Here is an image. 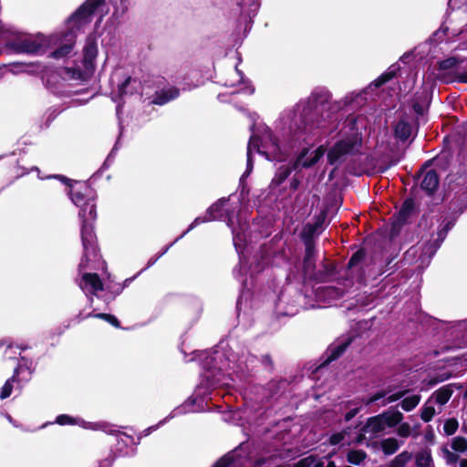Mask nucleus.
<instances>
[{"label": "nucleus", "mask_w": 467, "mask_h": 467, "mask_svg": "<svg viewBox=\"0 0 467 467\" xmlns=\"http://www.w3.org/2000/svg\"><path fill=\"white\" fill-rule=\"evenodd\" d=\"M308 151V148H303L292 166L281 165L277 169V171L275 172V175L272 180V184L274 186H280L283 182H285V181L289 177L292 171L297 168L299 161H302L306 156H307Z\"/></svg>", "instance_id": "nucleus-8"}, {"label": "nucleus", "mask_w": 467, "mask_h": 467, "mask_svg": "<svg viewBox=\"0 0 467 467\" xmlns=\"http://www.w3.org/2000/svg\"><path fill=\"white\" fill-rule=\"evenodd\" d=\"M14 377L8 379L1 389L0 400H5L12 394Z\"/></svg>", "instance_id": "nucleus-47"}, {"label": "nucleus", "mask_w": 467, "mask_h": 467, "mask_svg": "<svg viewBox=\"0 0 467 467\" xmlns=\"http://www.w3.org/2000/svg\"><path fill=\"white\" fill-rule=\"evenodd\" d=\"M436 377L438 378V381L441 382H443L449 379H451L452 377V373L451 372H444V373H441V374H438L436 375Z\"/></svg>", "instance_id": "nucleus-63"}, {"label": "nucleus", "mask_w": 467, "mask_h": 467, "mask_svg": "<svg viewBox=\"0 0 467 467\" xmlns=\"http://www.w3.org/2000/svg\"><path fill=\"white\" fill-rule=\"evenodd\" d=\"M400 448V444L395 438H387L381 441V449L385 455L394 454Z\"/></svg>", "instance_id": "nucleus-31"}, {"label": "nucleus", "mask_w": 467, "mask_h": 467, "mask_svg": "<svg viewBox=\"0 0 467 467\" xmlns=\"http://www.w3.org/2000/svg\"><path fill=\"white\" fill-rule=\"evenodd\" d=\"M330 99L331 95L328 91L314 90L303 106L298 129L305 133H310L313 130L318 129L324 121L322 111L327 108Z\"/></svg>", "instance_id": "nucleus-3"}, {"label": "nucleus", "mask_w": 467, "mask_h": 467, "mask_svg": "<svg viewBox=\"0 0 467 467\" xmlns=\"http://www.w3.org/2000/svg\"><path fill=\"white\" fill-rule=\"evenodd\" d=\"M415 463L417 467H431L432 465V457L431 451H422L416 454Z\"/></svg>", "instance_id": "nucleus-35"}, {"label": "nucleus", "mask_w": 467, "mask_h": 467, "mask_svg": "<svg viewBox=\"0 0 467 467\" xmlns=\"http://www.w3.org/2000/svg\"><path fill=\"white\" fill-rule=\"evenodd\" d=\"M395 76H396L395 70L384 72L383 74H381L379 78H377L374 80L373 85L376 88H380L381 86H383L384 84H386L387 82H389V80L394 78Z\"/></svg>", "instance_id": "nucleus-42"}, {"label": "nucleus", "mask_w": 467, "mask_h": 467, "mask_svg": "<svg viewBox=\"0 0 467 467\" xmlns=\"http://www.w3.org/2000/svg\"><path fill=\"white\" fill-rule=\"evenodd\" d=\"M440 183V178L435 170H430L426 171L423 176V179L420 182V188L423 190L429 196H432L437 191Z\"/></svg>", "instance_id": "nucleus-13"}, {"label": "nucleus", "mask_w": 467, "mask_h": 467, "mask_svg": "<svg viewBox=\"0 0 467 467\" xmlns=\"http://www.w3.org/2000/svg\"><path fill=\"white\" fill-rule=\"evenodd\" d=\"M69 194L71 201L78 207L97 199L96 191L87 182L79 183L77 188H71Z\"/></svg>", "instance_id": "nucleus-6"}, {"label": "nucleus", "mask_w": 467, "mask_h": 467, "mask_svg": "<svg viewBox=\"0 0 467 467\" xmlns=\"http://www.w3.org/2000/svg\"><path fill=\"white\" fill-rule=\"evenodd\" d=\"M8 70L14 75H17L20 73H28L29 64L23 62H13L8 64Z\"/></svg>", "instance_id": "nucleus-41"}, {"label": "nucleus", "mask_w": 467, "mask_h": 467, "mask_svg": "<svg viewBox=\"0 0 467 467\" xmlns=\"http://www.w3.org/2000/svg\"><path fill=\"white\" fill-rule=\"evenodd\" d=\"M78 420L67 414L58 415L56 419V423L59 425H75L78 424Z\"/></svg>", "instance_id": "nucleus-48"}, {"label": "nucleus", "mask_w": 467, "mask_h": 467, "mask_svg": "<svg viewBox=\"0 0 467 467\" xmlns=\"http://www.w3.org/2000/svg\"><path fill=\"white\" fill-rule=\"evenodd\" d=\"M234 458L230 453H226L221 458H219L212 467H229L234 463Z\"/></svg>", "instance_id": "nucleus-45"}, {"label": "nucleus", "mask_w": 467, "mask_h": 467, "mask_svg": "<svg viewBox=\"0 0 467 467\" xmlns=\"http://www.w3.org/2000/svg\"><path fill=\"white\" fill-rule=\"evenodd\" d=\"M208 222H212V220L207 213L204 216L196 217L193 220V222L188 226V228L175 241H178L179 239L185 236L190 231L194 229L199 224L203 223H208Z\"/></svg>", "instance_id": "nucleus-40"}, {"label": "nucleus", "mask_w": 467, "mask_h": 467, "mask_svg": "<svg viewBox=\"0 0 467 467\" xmlns=\"http://www.w3.org/2000/svg\"><path fill=\"white\" fill-rule=\"evenodd\" d=\"M453 389L452 385H445L438 389L433 396L435 398L436 403L440 405H445L452 396Z\"/></svg>", "instance_id": "nucleus-26"}, {"label": "nucleus", "mask_w": 467, "mask_h": 467, "mask_svg": "<svg viewBox=\"0 0 467 467\" xmlns=\"http://www.w3.org/2000/svg\"><path fill=\"white\" fill-rule=\"evenodd\" d=\"M385 424L380 414L369 417L366 424L361 428L363 432H371L377 434L385 430Z\"/></svg>", "instance_id": "nucleus-21"}, {"label": "nucleus", "mask_w": 467, "mask_h": 467, "mask_svg": "<svg viewBox=\"0 0 467 467\" xmlns=\"http://www.w3.org/2000/svg\"><path fill=\"white\" fill-rule=\"evenodd\" d=\"M317 455H309L307 457H305L301 460H299L296 464L295 467H311L313 463L316 462Z\"/></svg>", "instance_id": "nucleus-51"}, {"label": "nucleus", "mask_w": 467, "mask_h": 467, "mask_svg": "<svg viewBox=\"0 0 467 467\" xmlns=\"http://www.w3.org/2000/svg\"><path fill=\"white\" fill-rule=\"evenodd\" d=\"M83 254L78 265V270L82 271L88 267V262L90 260H99V249L96 242H92L89 244H83Z\"/></svg>", "instance_id": "nucleus-12"}, {"label": "nucleus", "mask_w": 467, "mask_h": 467, "mask_svg": "<svg viewBox=\"0 0 467 467\" xmlns=\"http://www.w3.org/2000/svg\"><path fill=\"white\" fill-rule=\"evenodd\" d=\"M386 395V392L384 390H381V391H378L376 392L375 394H373L369 400H368V403H373V402H376L378 400H379L380 399L384 398Z\"/></svg>", "instance_id": "nucleus-60"}, {"label": "nucleus", "mask_w": 467, "mask_h": 467, "mask_svg": "<svg viewBox=\"0 0 467 467\" xmlns=\"http://www.w3.org/2000/svg\"><path fill=\"white\" fill-rule=\"evenodd\" d=\"M398 435L402 438H407L410 435V426L407 422L400 423V426L398 428Z\"/></svg>", "instance_id": "nucleus-52"}, {"label": "nucleus", "mask_w": 467, "mask_h": 467, "mask_svg": "<svg viewBox=\"0 0 467 467\" xmlns=\"http://www.w3.org/2000/svg\"><path fill=\"white\" fill-rule=\"evenodd\" d=\"M325 152V146L320 145L309 158H306V156L302 161H299V163H301L302 167L304 168H310L319 161V160L324 156Z\"/></svg>", "instance_id": "nucleus-27"}, {"label": "nucleus", "mask_w": 467, "mask_h": 467, "mask_svg": "<svg viewBox=\"0 0 467 467\" xmlns=\"http://www.w3.org/2000/svg\"><path fill=\"white\" fill-rule=\"evenodd\" d=\"M467 209V185H463L455 192L454 197L449 203L451 214L460 216Z\"/></svg>", "instance_id": "nucleus-10"}, {"label": "nucleus", "mask_w": 467, "mask_h": 467, "mask_svg": "<svg viewBox=\"0 0 467 467\" xmlns=\"http://www.w3.org/2000/svg\"><path fill=\"white\" fill-rule=\"evenodd\" d=\"M133 279H134V277H132V278H127V279L124 281V283H123V285H118V286H117L116 290L114 291V294H115V295H119V294L122 292V290L124 289V287H125V286H127V285H129V284H130Z\"/></svg>", "instance_id": "nucleus-62"}, {"label": "nucleus", "mask_w": 467, "mask_h": 467, "mask_svg": "<svg viewBox=\"0 0 467 467\" xmlns=\"http://www.w3.org/2000/svg\"><path fill=\"white\" fill-rule=\"evenodd\" d=\"M415 202L413 198H407L397 214V223L400 225L407 223L409 217L414 213Z\"/></svg>", "instance_id": "nucleus-20"}, {"label": "nucleus", "mask_w": 467, "mask_h": 467, "mask_svg": "<svg viewBox=\"0 0 467 467\" xmlns=\"http://www.w3.org/2000/svg\"><path fill=\"white\" fill-rule=\"evenodd\" d=\"M367 458V452L363 450H350L347 453V461L354 465H359Z\"/></svg>", "instance_id": "nucleus-34"}, {"label": "nucleus", "mask_w": 467, "mask_h": 467, "mask_svg": "<svg viewBox=\"0 0 467 467\" xmlns=\"http://www.w3.org/2000/svg\"><path fill=\"white\" fill-rule=\"evenodd\" d=\"M461 60L456 57H450L437 63L438 71H457L456 67Z\"/></svg>", "instance_id": "nucleus-29"}, {"label": "nucleus", "mask_w": 467, "mask_h": 467, "mask_svg": "<svg viewBox=\"0 0 467 467\" xmlns=\"http://www.w3.org/2000/svg\"><path fill=\"white\" fill-rule=\"evenodd\" d=\"M327 217V209H322L320 213L315 216V222L312 223L317 229L321 228Z\"/></svg>", "instance_id": "nucleus-50"}, {"label": "nucleus", "mask_w": 467, "mask_h": 467, "mask_svg": "<svg viewBox=\"0 0 467 467\" xmlns=\"http://www.w3.org/2000/svg\"><path fill=\"white\" fill-rule=\"evenodd\" d=\"M451 449L458 452L467 451V439L462 436H457L452 439Z\"/></svg>", "instance_id": "nucleus-38"}, {"label": "nucleus", "mask_w": 467, "mask_h": 467, "mask_svg": "<svg viewBox=\"0 0 467 467\" xmlns=\"http://www.w3.org/2000/svg\"><path fill=\"white\" fill-rule=\"evenodd\" d=\"M79 216L82 218V222L88 223L94 221L97 218V206L96 201H89L83 205L79 206Z\"/></svg>", "instance_id": "nucleus-23"}, {"label": "nucleus", "mask_w": 467, "mask_h": 467, "mask_svg": "<svg viewBox=\"0 0 467 467\" xmlns=\"http://www.w3.org/2000/svg\"><path fill=\"white\" fill-rule=\"evenodd\" d=\"M180 95V89L176 87H171L169 88H162L159 91H156L152 103L155 105L162 106L175 99H177Z\"/></svg>", "instance_id": "nucleus-14"}, {"label": "nucleus", "mask_w": 467, "mask_h": 467, "mask_svg": "<svg viewBox=\"0 0 467 467\" xmlns=\"http://www.w3.org/2000/svg\"><path fill=\"white\" fill-rule=\"evenodd\" d=\"M349 432H350V428H346L343 431H341L340 432L333 433L329 437V443L331 445H337L345 439V436L347 434H349Z\"/></svg>", "instance_id": "nucleus-46"}, {"label": "nucleus", "mask_w": 467, "mask_h": 467, "mask_svg": "<svg viewBox=\"0 0 467 467\" xmlns=\"http://www.w3.org/2000/svg\"><path fill=\"white\" fill-rule=\"evenodd\" d=\"M437 79L444 84H451L454 82L467 84V71H439L437 74Z\"/></svg>", "instance_id": "nucleus-17"}, {"label": "nucleus", "mask_w": 467, "mask_h": 467, "mask_svg": "<svg viewBox=\"0 0 467 467\" xmlns=\"http://www.w3.org/2000/svg\"><path fill=\"white\" fill-rule=\"evenodd\" d=\"M420 395H412L407 398H404L400 402V407L405 411H410L415 409L420 403Z\"/></svg>", "instance_id": "nucleus-36"}, {"label": "nucleus", "mask_w": 467, "mask_h": 467, "mask_svg": "<svg viewBox=\"0 0 467 467\" xmlns=\"http://www.w3.org/2000/svg\"><path fill=\"white\" fill-rule=\"evenodd\" d=\"M134 81L131 77H128L118 87V96L120 99H123L127 95H132L135 92V88L130 87L131 82Z\"/></svg>", "instance_id": "nucleus-33"}, {"label": "nucleus", "mask_w": 467, "mask_h": 467, "mask_svg": "<svg viewBox=\"0 0 467 467\" xmlns=\"http://www.w3.org/2000/svg\"><path fill=\"white\" fill-rule=\"evenodd\" d=\"M459 427V422L455 418L448 419L443 425V431L446 435H453Z\"/></svg>", "instance_id": "nucleus-43"}, {"label": "nucleus", "mask_w": 467, "mask_h": 467, "mask_svg": "<svg viewBox=\"0 0 467 467\" xmlns=\"http://www.w3.org/2000/svg\"><path fill=\"white\" fill-rule=\"evenodd\" d=\"M337 274V264L327 258H324L321 269L318 271L315 270L310 278L317 283H327L333 280Z\"/></svg>", "instance_id": "nucleus-7"}, {"label": "nucleus", "mask_w": 467, "mask_h": 467, "mask_svg": "<svg viewBox=\"0 0 467 467\" xmlns=\"http://www.w3.org/2000/svg\"><path fill=\"white\" fill-rule=\"evenodd\" d=\"M303 272L310 276L316 270V244H304Z\"/></svg>", "instance_id": "nucleus-15"}, {"label": "nucleus", "mask_w": 467, "mask_h": 467, "mask_svg": "<svg viewBox=\"0 0 467 467\" xmlns=\"http://www.w3.org/2000/svg\"><path fill=\"white\" fill-rule=\"evenodd\" d=\"M107 316H108L107 313H99V314L89 313L87 316L82 317L81 313H79L78 316L77 317V318L78 319V322H80L81 320H83V319H85L87 317H93L99 318V319H102V320L106 321Z\"/></svg>", "instance_id": "nucleus-55"}, {"label": "nucleus", "mask_w": 467, "mask_h": 467, "mask_svg": "<svg viewBox=\"0 0 467 467\" xmlns=\"http://www.w3.org/2000/svg\"><path fill=\"white\" fill-rule=\"evenodd\" d=\"M0 36L5 41V47L11 54H29V38L25 33L7 28L0 23Z\"/></svg>", "instance_id": "nucleus-4"}, {"label": "nucleus", "mask_w": 467, "mask_h": 467, "mask_svg": "<svg viewBox=\"0 0 467 467\" xmlns=\"http://www.w3.org/2000/svg\"><path fill=\"white\" fill-rule=\"evenodd\" d=\"M106 321L116 328L121 327L119 320L114 315L108 314Z\"/></svg>", "instance_id": "nucleus-58"}, {"label": "nucleus", "mask_w": 467, "mask_h": 467, "mask_svg": "<svg viewBox=\"0 0 467 467\" xmlns=\"http://www.w3.org/2000/svg\"><path fill=\"white\" fill-rule=\"evenodd\" d=\"M106 0H86L67 19L71 26L68 30H80L81 27L91 21L92 15Z\"/></svg>", "instance_id": "nucleus-5"}, {"label": "nucleus", "mask_w": 467, "mask_h": 467, "mask_svg": "<svg viewBox=\"0 0 467 467\" xmlns=\"http://www.w3.org/2000/svg\"><path fill=\"white\" fill-rule=\"evenodd\" d=\"M79 286L82 290L90 286L89 295H88L90 304L93 303V296H96L99 291L104 290L103 282L97 273L83 274Z\"/></svg>", "instance_id": "nucleus-9"}, {"label": "nucleus", "mask_w": 467, "mask_h": 467, "mask_svg": "<svg viewBox=\"0 0 467 467\" xmlns=\"http://www.w3.org/2000/svg\"><path fill=\"white\" fill-rule=\"evenodd\" d=\"M96 234L93 231V227L87 222H82L81 226V242L83 244H89L92 242H96Z\"/></svg>", "instance_id": "nucleus-30"}, {"label": "nucleus", "mask_w": 467, "mask_h": 467, "mask_svg": "<svg viewBox=\"0 0 467 467\" xmlns=\"http://www.w3.org/2000/svg\"><path fill=\"white\" fill-rule=\"evenodd\" d=\"M443 452L445 455L446 462L449 464H455L460 459L458 454L450 451L447 448L443 449Z\"/></svg>", "instance_id": "nucleus-53"}, {"label": "nucleus", "mask_w": 467, "mask_h": 467, "mask_svg": "<svg viewBox=\"0 0 467 467\" xmlns=\"http://www.w3.org/2000/svg\"><path fill=\"white\" fill-rule=\"evenodd\" d=\"M352 339L349 337L347 340L339 343L338 345L335 347H329L326 352L327 358L323 361L321 364V367L327 366L330 364L332 361L337 360L339 358L343 353L347 350L348 346L350 345Z\"/></svg>", "instance_id": "nucleus-16"}, {"label": "nucleus", "mask_w": 467, "mask_h": 467, "mask_svg": "<svg viewBox=\"0 0 467 467\" xmlns=\"http://www.w3.org/2000/svg\"><path fill=\"white\" fill-rule=\"evenodd\" d=\"M65 72L67 77L71 80L87 82L92 77L94 70L84 66V69L80 67H65Z\"/></svg>", "instance_id": "nucleus-18"}, {"label": "nucleus", "mask_w": 467, "mask_h": 467, "mask_svg": "<svg viewBox=\"0 0 467 467\" xmlns=\"http://www.w3.org/2000/svg\"><path fill=\"white\" fill-rule=\"evenodd\" d=\"M385 427H395L400 424L403 420V414L397 410H389L380 413Z\"/></svg>", "instance_id": "nucleus-22"}, {"label": "nucleus", "mask_w": 467, "mask_h": 467, "mask_svg": "<svg viewBox=\"0 0 467 467\" xmlns=\"http://www.w3.org/2000/svg\"><path fill=\"white\" fill-rule=\"evenodd\" d=\"M348 132L343 133L327 153L328 164L338 167L344 163L348 156H355L360 153L363 142L362 133L357 127L356 119H352L348 125Z\"/></svg>", "instance_id": "nucleus-1"}, {"label": "nucleus", "mask_w": 467, "mask_h": 467, "mask_svg": "<svg viewBox=\"0 0 467 467\" xmlns=\"http://www.w3.org/2000/svg\"><path fill=\"white\" fill-rule=\"evenodd\" d=\"M261 364L264 366L265 369L268 372H273L275 369V362L270 354H265L261 357L260 359Z\"/></svg>", "instance_id": "nucleus-49"}, {"label": "nucleus", "mask_w": 467, "mask_h": 467, "mask_svg": "<svg viewBox=\"0 0 467 467\" xmlns=\"http://www.w3.org/2000/svg\"><path fill=\"white\" fill-rule=\"evenodd\" d=\"M115 456L113 452L110 451L109 454L101 461H99V467H110Z\"/></svg>", "instance_id": "nucleus-54"}, {"label": "nucleus", "mask_w": 467, "mask_h": 467, "mask_svg": "<svg viewBox=\"0 0 467 467\" xmlns=\"http://www.w3.org/2000/svg\"><path fill=\"white\" fill-rule=\"evenodd\" d=\"M98 56V46L94 37L88 36L83 48V66L95 70V60Z\"/></svg>", "instance_id": "nucleus-11"}, {"label": "nucleus", "mask_w": 467, "mask_h": 467, "mask_svg": "<svg viewBox=\"0 0 467 467\" xmlns=\"http://www.w3.org/2000/svg\"><path fill=\"white\" fill-rule=\"evenodd\" d=\"M77 35L73 30H67L61 35L45 36L36 35L33 39L31 37V54H43L51 45L57 47L51 51L48 57L59 60L68 57L73 53L76 45Z\"/></svg>", "instance_id": "nucleus-2"}, {"label": "nucleus", "mask_w": 467, "mask_h": 467, "mask_svg": "<svg viewBox=\"0 0 467 467\" xmlns=\"http://www.w3.org/2000/svg\"><path fill=\"white\" fill-rule=\"evenodd\" d=\"M411 459L412 453L408 451H403L394 457V459L389 462V467H405Z\"/></svg>", "instance_id": "nucleus-32"}, {"label": "nucleus", "mask_w": 467, "mask_h": 467, "mask_svg": "<svg viewBox=\"0 0 467 467\" xmlns=\"http://www.w3.org/2000/svg\"><path fill=\"white\" fill-rule=\"evenodd\" d=\"M435 415V409L432 406L424 405L420 410V419L424 422H430Z\"/></svg>", "instance_id": "nucleus-44"}, {"label": "nucleus", "mask_w": 467, "mask_h": 467, "mask_svg": "<svg viewBox=\"0 0 467 467\" xmlns=\"http://www.w3.org/2000/svg\"><path fill=\"white\" fill-rule=\"evenodd\" d=\"M407 392H408V390H402V391L394 393L387 398V402L391 403V402L397 401L400 399H401Z\"/></svg>", "instance_id": "nucleus-57"}, {"label": "nucleus", "mask_w": 467, "mask_h": 467, "mask_svg": "<svg viewBox=\"0 0 467 467\" xmlns=\"http://www.w3.org/2000/svg\"><path fill=\"white\" fill-rule=\"evenodd\" d=\"M317 230L318 229L310 223L304 225L302 232L300 233V237L304 244H316L314 235Z\"/></svg>", "instance_id": "nucleus-28"}, {"label": "nucleus", "mask_w": 467, "mask_h": 467, "mask_svg": "<svg viewBox=\"0 0 467 467\" xmlns=\"http://www.w3.org/2000/svg\"><path fill=\"white\" fill-rule=\"evenodd\" d=\"M426 98L427 94L423 93L421 95L417 96L412 102V109L419 116H422L425 112L423 102L426 99Z\"/></svg>", "instance_id": "nucleus-39"}, {"label": "nucleus", "mask_w": 467, "mask_h": 467, "mask_svg": "<svg viewBox=\"0 0 467 467\" xmlns=\"http://www.w3.org/2000/svg\"><path fill=\"white\" fill-rule=\"evenodd\" d=\"M227 198H221L213 203L206 211L212 221L223 220L225 217L224 206L227 203Z\"/></svg>", "instance_id": "nucleus-19"}, {"label": "nucleus", "mask_w": 467, "mask_h": 467, "mask_svg": "<svg viewBox=\"0 0 467 467\" xmlns=\"http://www.w3.org/2000/svg\"><path fill=\"white\" fill-rule=\"evenodd\" d=\"M360 433L356 437L354 442L357 443V444H360L363 442V441L365 440V433L366 432H363L361 430H360Z\"/></svg>", "instance_id": "nucleus-64"}, {"label": "nucleus", "mask_w": 467, "mask_h": 467, "mask_svg": "<svg viewBox=\"0 0 467 467\" xmlns=\"http://www.w3.org/2000/svg\"><path fill=\"white\" fill-rule=\"evenodd\" d=\"M367 256V251L365 248L363 247H360L359 249H358L349 258L348 262V265H347V269L348 270H352L353 268L357 267V266H360V271L362 273H364V269H363V266H362V263L364 262L365 258Z\"/></svg>", "instance_id": "nucleus-25"}, {"label": "nucleus", "mask_w": 467, "mask_h": 467, "mask_svg": "<svg viewBox=\"0 0 467 467\" xmlns=\"http://www.w3.org/2000/svg\"><path fill=\"white\" fill-rule=\"evenodd\" d=\"M300 183H301L300 179L297 178L296 176H294L290 182V185H289L290 190L293 192L297 191L300 186Z\"/></svg>", "instance_id": "nucleus-61"}, {"label": "nucleus", "mask_w": 467, "mask_h": 467, "mask_svg": "<svg viewBox=\"0 0 467 467\" xmlns=\"http://www.w3.org/2000/svg\"><path fill=\"white\" fill-rule=\"evenodd\" d=\"M51 177L59 180L61 182H63L64 184L68 186L70 189L73 188V185H72L73 181L70 180L69 178H67L64 175H61V174H57V175H54V176H47V178H51Z\"/></svg>", "instance_id": "nucleus-56"}, {"label": "nucleus", "mask_w": 467, "mask_h": 467, "mask_svg": "<svg viewBox=\"0 0 467 467\" xmlns=\"http://www.w3.org/2000/svg\"><path fill=\"white\" fill-rule=\"evenodd\" d=\"M359 412V408H354V409H351L350 410H348L345 416H344V420L345 421H349L351 420Z\"/></svg>", "instance_id": "nucleus-59"}, {"label": "nucleus", "mask_w": 467, "mask_h": 467, "mask_svg": "<svg viewBox=\"0 0 467 467\" xmlns=\"http://www.w3.org/2000/svg\"><path fill=\"white\" fill-rule=\"evenodd\" d=\"M394 135L401 141H406L411 135V126L408 121L399 120L394 127Z\"/></svg>", "instance_id": "nucleus-24"}, {"label": "nucleus", "mask_w": 467, "mask_h": 467, "mask_svg": "<svg viewBox=\"0 0 467 467\" xmlns=\"http://www.w3.org/2000/svg\"><path fill=\"white\" fill-rule=\"evenodd\" d=\"M451 215V218H445L443 220V225L438 233V237L441 240H443L445 238L448 232L454 226L456 219L459 217L454 214Z\"/></svg>", "instance_id": "nucleus-37"}]
</instances>
